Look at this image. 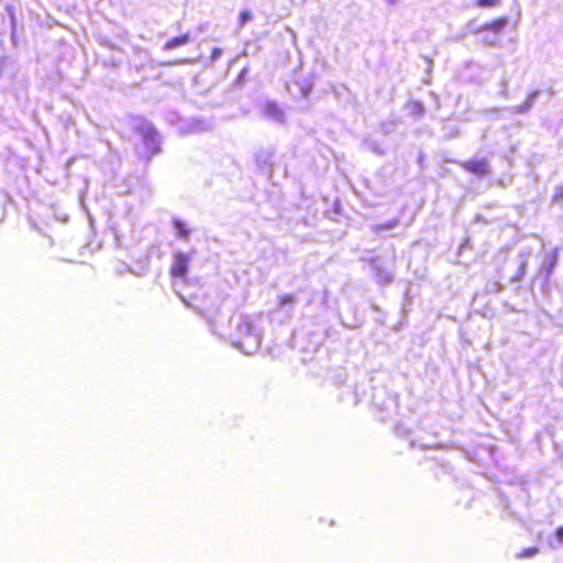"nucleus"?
Masks as SVG:
<instances>
[{
    "label": "nucleus",
    "mask_w": 563,
    "mask_h": 563,
    "mask_svg": "<svg viewBox=\"0 0 563 563\" xmlns=\"http://www.w3.org/2000/svg\"><path fill=\"white\" fill-rule=\"evenodd\" d=\"M553 200L563 199V185H559L555 187V191L553 194Z\"/></svg>",
    "instance_id": "f8f14e48"
},
{
    "label": "nucleus",
    "mask_w": 563,
    "mask_h": 563,
    "mask_svg": "<svg viewBox=\"0 0 563 563\" xmlns=\"http://www.w3.org/2000/svg\"><path fill=\"white\" fill-rule=\"evenodd\" d=\"M190 41L189 34H181L172 38H168L165 43L163 48L166 51L174 49L178 46L185 45Z\"/></svg>",
    "instance_id": "20e7f679"
},
{
    "label": "nucleus",
    "mask_w": 563,
    "mask_h": 563,
    "mask_svg": "<svg viewBox=\"0 0 563 563\" xmlns=\"http://www.w3.org/2000/svg\"><path fill=\"white\" fill-rule=\"evenodd\" d=\"M499 2L500 0H474V4L479 8H493Z\"/></svg>",
    "instance_id": "6e6552de"
},
{
    "label": "nucleus",
    "mask_w": 563,
    "mask_h": 563,
    "mask_svg": "<svg viewBox=\"0 0 563 563\" xmlns=\"http://www.w3.org/2000/svg\"><path fill=\"white\" fill-rule=\"evenodd\" d=\"M189 256L183 252H177L174 254V262L169 267V275L173 278H183L185 279L188 273L189 267Z\"/></svg>",
    "instance_id": "f257e3e1"
},
{
    "label": "nucleus",
    "mask_w": 563,
    "mask_h": 563,
    "mask_svg": "<svg viewBox=\"0 0 563 563\" xmlns=\"http://www.w3.org/2000/svg\"><path fill=\"white\" fill-rule=\"evenodd\" d=\"M507 24H508V18L499 16L497 19H494L490 22L483 24L482 30L492 31L494 33H499L506 27Z\"/></svg>",
    "instance_id": "7ed1b4c3"
},
{
    "label": "nucleus",
    "mask_w": 563,
    "mask_h": 563,
    "mask_svg": "<svg viewBox=\"0 0 563 563\" xmlns=\"http://www.w3.org/2000/svg\"><path fill=\"white\" fill-rule=\"evenodd\" d=\"M387 1H388V2H390V3H394V2H396V0H387Z\"/></svg>",
    "instance_id": "a211bd4d"
},
{
    "label": "nucleus",
    "mask_w": 563,
    "mask_h": 563,
    "mask_svg": "<svg viewBox=\"0 0 563 563\" xmlns=\"http://www.w3.org/2000/svg\"><path fill=\"white\" fill-rule=\"evenodd\" d=\"M221 54V49L216 47L211 52V59H216Z\"/></svg>",
    "instance_id": "2eb2a0df"
},
{
    "label": "nucleus",
    "mask_w": 563,
    "mask_h": 563,
    "mask_svg": "<svg viewBox=\"0 0 563 563\" xmlns=\"http://www.w3.org/2000/svg\"><path fill=\"white\" fill-rule=\"evenodd\" d=\"M395 222H387V223H384V224H377L374 229L375 232H379L380 230H388V229H391L393 227H395Z\"/></svg>",
    "instance_id": "ddd939ff"
},
{
    "label": "nucleus",
    "mask_w": 563,
    "mask_h": 563,
    "mask_svg": "<svg viewBox=\"0 0 563 563\" xmlns=\"http://www.w3.org/2000/svg\"><path fill=\"white\" fill-rule=\"evenodd\" d=\"M460 166L476 176H485L489 173L488 162L485 158H473L463 161Z\"/></svg>",
    "instance_id": "f03ea898"
},
{
    "label": "nucleus",
    "mask_w": 563,
    "mask_h": 563,
    "mask_svg": "<svg viewBox=\"0 0 563 563\" xmlns=\"http://www.w3.org/2000/svg\"><path fill=\"white\" fill-rule=\"evenodd\" d=\"M159 151H161V148H159L158 144L155 143L154 146H153V151L151 152V155L156 154Z\"/></svg>",
    "instance_id": "dca6fc26"
},
{
    "label": "nucleus",
    "mask_w": 563,
    "mask_h": 563,
    "mask_svg": "<svg viewBox=\"0 0 563 563\" xmlns=\"http://www.w3.org/2000/svg\"><path fill=\"white\" fill-rule=\"evenodd\" d=\"M555 538L559 542L563 543V527H559L554 531Z\"/></svg>",
    "instance_id": "4468645a"
},
{
    "label": "nucleus",
    "mask_w": 563,
    "mask_h": 563,
    "mask_svg": "<svg viewBox=\"0 0 563 563\" xmlns=\"http://www.w3.org/2000/svg\"><path fill=\"white\" fill-rule=\"evenodd\" d=\"M265 110L268 115L273 117L274 119H276L278 121H283V111L276 103L269 102L266 106Z\"/></svg>",
    "instance_id": "423d86ee"
},
{
    "label": "nucleus",
    "mask_w": 563,
    "mask_h": 563,
    "mask_svg": "<svg viewBox=\"0 0 563 563\" xmlns=\"http://www.w3.org/2000/svg\"><path fill=\"white\" fill-rule=\"evenodd\" d=\"M251 19V14L247 10H243L240 12L239 16H238V22H239V25H244L247 21H250Z\"/></svg>",
    "instance_id": "9d476101"
},
{
    "label": "nucleus",
    "mask_w": 563,
    "mask_h": 563,
    "mask_svg": "<svg viewBox=\"0 0 563 563\" xmlns=\"http://www.w3.org/2000/svg\"><path fill=\"white\" fill-rule=\"evenodd\" d=\"M173 224H174V228L176 229V234L179 239H183V240H187L188 236H189V229L186 227V224L179 220V219H175L173 221Z\"/></svg>",
    "instance_id": "39448f33"
},
{
    "label": "nucleus",
    "mask_w": 563,
    "mask_h": 563,
    "mask_svg": "<svg viewBox=\"0 0 563 563\" xmlns=\"http://www.w3.org/2000/svg\"><path fill=\"white\" fill-rule=\"evenodd\" d=\"M538 553H539V549L537 547H530V548L522 549L520 552H518L516 554V558L521 560V559H526V558H532Z\"/></svg>",
    "instance_id": "0eeeda50"
},
{
    "label": "nucleus",
    "mask_w": 563,
    "mask_h": 563,
    "mask_svg": "<svg viewBox=\"0 0 563 563\" xmlns=\"http://www.w3.org/2000/svg\"><path fill=\"white\" fill-rule=\"evenodd\" d=\"M296 300V297L295 295L292 294H282L279 297H278V301L280 305H289V303H292L294 301Z\"/></svg>",
    "instance_id": "1a4fd4ad"
},
{
    "label": "nucleus",
    "mask_w": 563,
    "mask_h": 563,
    "mask_svg": "<svg viewBox=\"0 0 563 563\" xmlns=\"http://www.w3.org/2000/svg\"><path fill=\"white\" fill-rule=\"evenodd\" d=\"M148 139L154 142V135H148Z\"/></svg>",
    "instance_id": "f3484780"
},
{
    "label": "nucleus",
    "mask_w": 563,
    "mask_h": 563,
    "mask_svg": "<svg viewBox=\"0 0 563 563\" xmlns=\"http://www.w3.org/2000/svg\"><path fill=\"white\" fill-rule=\"evenodd\" d=\"M410 109H411V112L415 113L416 115H421L424 111L422 104L418 101L411 102Z\"/></svg>",
    "instance_id": "9b49d317"
}]
</instances>
